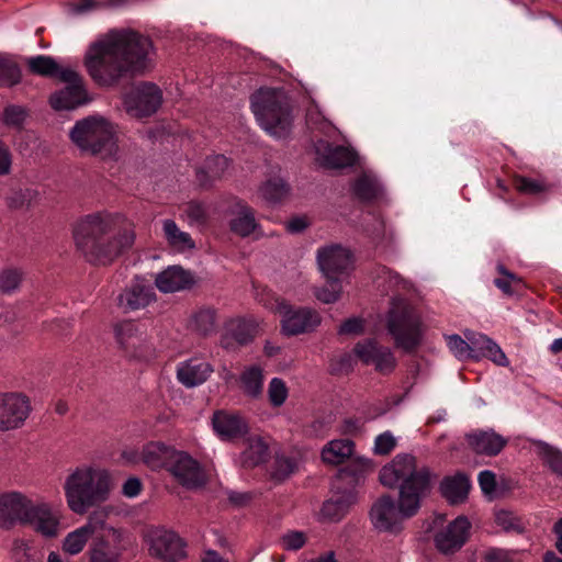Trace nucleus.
<instances>
[{"label": "nucleus", "instance_id": "1", "mask_svg": "<svg viewBox=\"0 0 562 562\" xmlns=\"http://www.w3.org/2000/svg\"><path fill=\"white\" fill-rule=\"evenodd\" d=\"M153 54L149 37L131 29H114L89 45L83 65L98 86L109 88L151 69Z\"/></svg>", "mask_w": 562, "mask_h": 562}, {"label": "nucleus", "instance_id": "2", "mask_svg": "<svg viewBox=\"0 0 562 562\" xmlns=\"http://www.w3.org/2000/svg\"><path fill=\"white\" fill-rule=\"evenodd\" d=\"M379 477L384 486L398 487V506L391 496H381L371 507V522L379 531L396 532L403 519L419 510L430 493L432 475L427 467H417L412 454H398L381 469Z\"/></svg>", "mask_w": 562, "mask_h": 562}, {"label": "nucleus", "instance_id": "3", "mask_svg": "<svg viewBox=\"0 0 562 562\" xmlns=\"http://www.w3.org/2000/svg\"><path fill=\"white\" fill-rule=\"evenodd\" d=\"M134 224L121 213L94 212L74 227V239L85 258L94 265H110L135 243Z\"/></svg>", "mask_w": 562, "mask_h": 562}, {"label": "nucleus", "instance_id": "4", "mask_svg": "<svg viewBox=\"0 0 562 562\" xmlns=\"http://www.w3.org/2000/svg\"><path fill=\"white\" fill-rule=\"evenodd\" d=\"M61 487L68 509L82 516L109 499L112 480L106 470L83 464L68 471Z\"/></svg>", "mask_w": 562, "mask_h": 562}, {"label": "nucleus", "instance_id": "5", "mask_svg": "<svg viewBox=\"0 0 562 562\" xmlns=\"http://www.w3.org/2000/svg\"><path fill=\"white\" fill-rule=\"evenodd\" d=\"M251 109L259 125L271 136L284 138L292 127V114L283 92L260 89L251 98Z\"/></svg>", "mask_w": 562, "mask_h": 562}, {"label": "nucleus", "instance_id": "6", "mask_svg": "<svg viewBox=\"0 0 562 562\" xmlns=\"http://www.w3.org/2000/svg\"><path fill=\"white\" fill-rule=\"evenodd\" d=\"M386 325L396 347L404 351L412 352L422 344L424 334L422 319L406 301L392 300Z\"/></svg>", "mask_w": 562, "mask_h": 562}, {"label": "nucleus", "instance_id": "7", "mask_svg": "<svg viewBox=\"0 0 562 562\" xmlns=\"http://www.w3.org/2000/svg\"><path fill=\"white\" fill-rule=\"evenodd\" d=\"M115 134L113 123L99 114L77 121L69 131L72 144L82 153L91 155L110 149L115 143Z\"/></svg>", "mask_w": 562, "mask_h": 562}, {"label": "nucleus", "instance_id": "8", "mask_svg": "<svg viewBox=\"0 0 562 562\" xmlns=\"http://www.w3.org/2000/svg\"><path fill=\"white\" fill-rule=\"evenodd\" d=\"M150 555L164 562H179L186 558V543L172 530L165 527H153L146 536Z\"/></svg>", "mask_w": 562, "mask_h": 562}, {"label": "nucleus", "instance_id": "9", "mask_svg": "<svg viewBox=\"0 0 562 562\" xmlns=\"http://www.w3.org/2000/svg\"><path fill=\"white\" fill-rule=\"evenodd\" d=\"M274 302L271 308L281 316V329L286 336L312 331L321 324V316L314 310L307 307L294 310L280 297Z\"/></svg>", "mask_w": 562, "mask_h": 562}, {"label": "nucleus", "instance_id": "10", "mask_svg": "<svg viewBox=\"0 0 562 562\" xmlns=\"http://www.w3.org/2000/svg\"><path fill=\"white\" fill-rule=\"evenodd\" d=\"M59 79L67 83L65 89L56 91L49 98V103L57 111L74 110L90 101L82 77L72 68H64Z\"/></svg>", "mask_w": 562, "mask_h": 562}, {"label": "nucleus", "instance_id": "11", "mask_svg": "<svg viewBox=\"0 0 562 562\" xmlns=\"http://www.w3.org/2000/svg\"><path fill=\"white\" fill-rule=\"evenodd\" d=\"M105 516L103 515V518ZM102 533L98 535L89 549V562H120L124 547V531L106 525L99 527Z\"/></svg>", "mask_w": 562, "mask_h": 562}, {"label": "nucleus", "instance_id": "12", "mask_svg": "<svg viewBox=\"0 0 562 562\" xmlns=\"http://www.w3.org/2000/svg\"><path fill=\"white\" fill-rule=\"evenodd\" d=\"M167 471L187 490L201 488L207 482L206 473L200 462L186 451L177 450L171 461L167 463Z\"/></svg>", "mask_w": 562, "mask_h": 562}, {"label": "nucleus", "instance_id": "13", "mask_svg": "<svg viewBox=\"0 0 562 562\" xmlns=\"http://www.w3.org/2000/svg\"><path fill=\"white\" fill-rule=\"evenodd\" d=\"M32 411L29 396L20 392L0 393V431L21 428Z\"/></svg>", "mask_w": 562, "mask_h": 562}, {"label": "nucleus", "instance_id": "14", "mask_svg": "<svg viewBox=\"0 0 562 562\" xmlns=\"http://www.w3.org/2000/svg\"><path fill=\"white\" fill-rule=\"evenodd\" d=\"M318 267L326 281H342L352 268V255L339 245H329L317 252Z\"/></svg>", "mask_w": 562, "mask_h": 562}, {"label": "nucleus", "instance_id": "15", "mask_svg": "<svg viewBox=\"0 0 562 562\" xmlns=\"http://www.w3.org/2000/svg\"><path fill=\"white\" fill-rule=\"evenodd\" d=\"M161 102V90L151 82L138 83L124 99L126 111L137 117L151 115Z\"/></svg>", "mask_w": 562, "mask_h": 562}, {"label": "nucleus", "instance_id": "16", "mask_svg": "<svg viewBox=\"0 0 562 562\" xmlns=\"http://www.w3.org/2000/svg\"><path fill=\"white\" fill-rule=\"evenodd\" d=\"M33 501L16 491L0 493V527L10 529L18 524L25 525Z\"/></svg>", "mask_w": 562, "mask_h": 562}, {"label": "nucleus", "instance_id": "17", "mask_svg": "<svg viewBox=\"0 0 562 562\" xmlns=\"http://www.w3.org/2000/svg\"><path fill=\"white\" fill-rule=\"evenodd\" d=\"M471 522L465 516H458L435 536L436 548L443 554L459 551L467 542Z\"/></svg>", "mask_w": 562, "mask_h": 562}, {"label": "nucleus", "instance_id": "18", "mask_svg": "<svg viewBox=\"0 0 562 562\" xmlns=\"http://www.w3.org/2000/svg\"><path fill=\"white\" fill-rule=\"evenodd\" d=\"M353 353L362 363L372 364L382 373L391 372L396 366V360L391 349L378 345L372 339L359 341L353 348Z\"/></svg>", "mask_w": 562, "mask_h": 562}, {"label": "nucleus", "instance_id": "19", "mask_svg": "<svg viewBox=\"0 0 562 562\" xmlns=\"http://www.w3.org/2000/svg\"><path fill=\"white\" fill-rule=\"evenodd\" d=\"M155 300L156 293L150 282L136 277L119 295L117 303L124 312H132L145 308Z\"/></svg>", "mask_w": 562, "mask_h": 562}, {"label": "nucleus", "instance_id": "20", "mask_svg": "<svg viewBox=\"0 0 562 562\" xmlns=\"http://www.w3.org/2000/svg\"><path fill=\"white\" fill-rule=\"evenodd\" d=\"M61 514L47 502H33L25 524L32 525L41 535L54 538L60 530Z\"/></svg>", "mask_w": 562, "mask_h": 562}, {"label": "nucleus", "instance_id": "21", "mask_svg": "<svg viewBox=\"0 0 562 562\" xmlns=\"http://www.w3.org/2000/svg\"><path fill=\"white\" fill-rule=\"evenodd\" d=\"M103 527V513L93 512L82 526L68 532L61 542L63 551L68 555H77L83 551L91 537Z\"/></svg>", "mask_w": 562, "mask_h": 562}, {"label": "nucleus", "instance_id": "22", "mask_svg": "<svg viewBox=\"0 0 562 562\" xmlns=\"http://www.w3.org/2000/svg\"><path fill=\"white\" fill-rule=\"evenodd\" d=\"M114 335L120 348L131 358H140L147 349V340L139 326L134 322L115 325Z\"/></svg>", "mask_w": 562, "mask_h": 562}, {"label": "nucleus", "instance_id": "23", "mask_svg": "<svg viewBox=\"0 0 562 562\" xmlns=\"http://www.w3.org/2000/svg\"><path fill=\"white\" fill-rule=\"evenodd\" d=\"M259 331V323L252 317L233 318L225 325L222 345L232 348L234 344L239 346L249 344Z\"/></svg>", "mask_w": 562, "mask_h": 562}, {"label": "nucleus", "instance_id": "24", "mask_svg": "<svg viewBox=\"0 0 562 562\" xmlns=\"http://www.w3.org/2000/svg\"><path fill=\"white\" fill-rule=\"evenodd\" d=\"M213 371V367L205 359L192 357L178 363L177 379L182 385L194 387L203 384Z\"/></svg>", "mask_w": 562, "mask_h": 562}, {"label": "nucleus", "instance_id": "25", "mask_svg": "<svg viewBox=\"0 0 562 562\" xmlns=\"http://www.w3.org/2000/svg\"><path fill=\"white\" fill-rule=\"evenodd\" d=\"M212 427L222 440H233L247 432V423L237 413L216 411L212 417Z\"/></svg>", "mask_w": 562, "mask_h": 562}, {"label": "nucleus", "instance_id": "26", "mask_svg": "<svg viewBox=\"0 0 562 562\" xmlns=\"http://www.w3.org/2000/svg\"><path fill=\"white\" fill-rule=\"evenodd\" d=\"M195 283L193 274L180 266H170L155 278V285L162 293L190 289Z\"/></svg>", "mask_w": 562, "mask_h": 562}, {"label": "nucleus", "instance_id": "27", "mask_svg": "<svg viewBox=\"0 0 562 562\" xmlns=\"http://www.w3.org/2000/svg\"><path fill=\"white\" fill-rule=\"evenodd\" d=\"M232 218L229 221L231 231L240 236V237H249L255 235L258 237L261 235L260 226L255 218L254 210L243 201H237L232 211Z\"/></svg>", "mask_w": 562, "mask_h": 562}, {"label": "nucleus", "instance_id": "28", "mask_svg": "<svg viewBox=\"0 0 562 562\" xmlns=\"http://www.w3.org/2000/svg\"><path fill=\"white\" fill-rule=\"evenodd\" d=\"M317 158L321 164L328 168H345L352 166L356 161V154L345 146H331L321 142L316 146Z\"/></svg>", "mask_w": 562, "mask_h": 562}, {"label": "nucleus", "instance_id": "29", "mask_svg": "<svg viewBox=\"0 0 562 562\" xmlns=\"http://www.w3.org/2000/svg\"><path fill=\"white\" fill-rule=\"evenodd\" d=\"M469 446L480 454L496 456L506 445V439L493 430L473 431L467 435Z\"/></svg>", "mask_w": 562, "mask_h": 562}, {"label": "nucleus", "instance_id": "30", "mask_svg": "<svg viewBox=\"0 0 562 562\" xmlns=\"http://www.w3.org/2000/svg\"><path fill=\"white\" fill-rule=\"evenodd\" d=\"M161 232L166 244L175 252L183 254L195 248L191 235L182 231L173 220L161 221Z\"/></svg>", "mask_w": 562, "mask_h": 562}, {"label": "nucleus", "instance_id": "31", "mask_svg": "<svg viewBox=\"0 0 562 562\" xmlns=\"http://www.w3.org/2000/svg\"><path fill=\"white\" fill-rule=\"evenodd\" d=\"M471 484L463 473L446 476L440 483V492L450 504L463 503L469 494Z\"/></svg>", "mask_w": 562, "mask_h": 562}, {"label": "nucleus", "instance_id": "32", "mask_svg": "<svg viewBox=\"0 0 562 562\" xmlns=\"http://www.w3.org/2000/svg\"><path fill=\"white\" fill-rule=\"evenodd\" d=\"M177 450L159 441L148 442L143 447L140 459L150 469L158 470L165 468L171 461Z\"/></svg>", "mask_w": 562, "mask_h": 562}, {"label": "nucleus", "instance_id": "33", "mask_svg": "<svg viewBox=\"0 0 562 562\" xmlns=\"http://www.w3.org/2000/svg\"><path fill=\"white\" fill-rule=\"evenodd\" d=\"M229 168V160L223 155H215L205 159L196 171V178L201 186H209L221 179Z\"/></svg>", "mask_w": 562, "mask_h": 562}, {"label": "nucleus", "instance_id": "34", "mask_svg": "<svg viewBox=\"0 0 562 562\" xmlns=\"http://www.w3.org/2000/svg\"><path fill=\"white\" fill-rule=\"evenodd\" d=\"M355 451V443L350 439L330 440L322 449V460L327 464H341L351 458Z\"/></svg>", "mask_w": 562, "mask_h": 562}, {"label": "nucleus", "instance_id": "35", "mask_svg": "<svg viewBox=\"0 0 562 562\" xmlns=\"http://www.w3.org/2000/svg\"><path fill=\"white\" fill-rule=\"evenodd\" d=\"M269 454L268 445L259 436H251L246 440V448L240 454L244 468H254L263 463Z\"/></svg>", "mask_w": 562, "mask_h": 562}, {"label": "nucleus", "instance_id": "36", "mask_svg": "<svg viewBox=\"0 0 562 562\" xmlns=\"http://www.w3.org/2000/svg\"><path fill=\"white\" fill-rule=\"evenodd\" d=\"M355 503L356 495L353 493L330 498L323 504L322 517L329 521H339Z\"/></svg>", "mask_w": 562, "mask_h": 562}, {"label": "nucleus", "instance_id": "37", "mask_svg": "<svg viewBox=\"0 0 562 562\" xmlns=\"http://www.w3.org/2000/svg\"><path fill=\"white\" fill-rule=\"evenodd\" d=\"M263 381V370L259 366L247 367L240 374V385L244 393L254 398L262 394Z\"/></svg>", "mask_w": 562, "mask_h": 562}, {"label": "nucleus", "instance_id": "38", "mask_svg": "<svg viewBox=\"0 0 562 562\" xmlns=\"http://www.w3.org/2000/svg\"><path fill=\"white\" fill-rule=\"evenodd\" d=\"M301 461L297 457L277 456L270 468V477L276 482H283L299 471Z\"/></svg>", "mask_w": 562, "mask_h": 562}, {"label": "nucleus", "instance_id": "39", "mask_svg": "<svg viewBox=\"0 0 562 562\" xmlns=\"http://www.w3.org/2000/svg\"><path fill=\"white\" fill-rule=\"evenodd\" d=\"M215 311L210 307H201L194 311L189 319V328L200 335H209L215 329Z\"/></svg>", "mask_w": 562, "mask_h": 562}, {"label": "nucleus", "instance_id": "40", "mask_svg": "<svg viewBox=\"0 0 562 562\" xmlns=\"http://www.w3.org/2000/svg\"><path fill=\"white\" fill-rule=\"evenodd\" d=\"M26 64L31 72L44 77H59V72L64 69L59 68L53 57L46 55L30 57L27 58Z\"/></svg>", "mask_w": 562, "mask_h": 562}, {"label": "nucleus", "instance_id": "41", "mask_svg": "<svg viewBox=\"0 0 562 562\" xmlns=\"http://www.w3.org/2000/svg\"><path fill=\"white\" fill-rule=\"evenodd\" d=\"M288 192V184L280 177L268 179L260 188L261 196L270 203L281 201Z\"/></svg>", "mask_w": 562, "mask_h": 562}, {"label": "nucleus", "instance_id": "42", "mask_svg": "<svg viewBox=\"0 0 562 562\" xmlns=\"http://www.w3.org/2000/svg\"><path fill=\"white\" fill-rule=\"evenodd\" d=\"M379 189L380 187L378 181L368 175L360 176L353 184L355 194L364 201L375 198L379 193Z\"/></svg>", "mask_w": 562, "mask_h": 562}, {"label": "nucleus", "instance_id": "43", "mask_svg": "<svg viewBox=\"0 0 562 562\" xmlns=\"http://www.w3.org/2000/svg\"><path fill=\"white\" fill-rule=\"evenodd\" d=\"M495 522L504 531L522 532L525 525L520 517L509 510L499 509L495 513Z\"/></svg>", "mask_w": 562, "mask_h": 562}, {"label": "nucleus", "instance_id": "44", "mask_svg": "<svg viewBox=\"0 0 562 562\" xmlns=\"http://www.w3.org/2000/svg\"><path fill=\"white\" fill-rule=\"evenodd\" d=\"M538 448L544 463L553 472L562 475V452L546 442H539Z\"/></svg>", "mask_w": 562, "mask_h": 562}, {"label": "nucleus", "instance_id": "45", "mask_svg": "<svg viewBox=\"0 0 562 562\" xmlns=\"http://www.w3.org/2000/svg\"><path fill=\"white\" fill-rule=\"evenodd\" d=\"M289 396V389L280 378H273L268 385V398L273 407L282 406Z\"/></svg>", "mask_w": 562, "mask_h": 562}, {"label": "nucleus", "instance_id": "46", "mask_svg": "<svg viewBox=\"0 0 562 562\" xmlns=\"http://www.w3.org/2000/svg\"><path fill=\"white\" fill-rule=\"evenodd\" d=\"M306 122L312 128H316L325 134L334 130V125L325 117L318 105L314 102L307 108Z\"/></svg>", "mask_w": 562, "mask_h": 562}, {"label": "nucleus", "instance_id": "47", "mask_svg": "<svg viewBox=\"0 0 562 562\" xmlns=\"http://www.w3.org/2000/svg\"><path fill=\"white\" fill-rule=\"evenodd\" d=\"M21 72L18 65L9 59L0 58V85L13 86L20 81Z\"/></svg>", "mask_w": 562, "mask_h": 562}, {"label": "nucleus", "instance_id": "48", "mask_svg": "<svg viewBox=\"0 0 562 562\" xmlns=\"http://www.w3.org/2000/svg\"><path fill=\"white\" fill-rule=\"evenodd\" d=\"M515 187L525 194H539L548 189V184L543 180L521 176L515 178Z\"/></svg>", "mask_w": 562, "mask_h": 562}, {"label": "nucleus", "instance_id": "49", "mask_svg": "<svg viewBox=\"0 0 562 562\" xmlns=\"http://www.w3.org/2000/svg\"><path fill=\"white\" fill-rule=\"evenodd\" d=\"M23 279V272L18 268H8L0 273V291L10 293L16 290Z\"/></svg>", "mask_w": 562, "mask_h": 562}, {"label": "nucleus", "instance_id": "50", "mask_svg": "<svg viewBox=\"0 0 562 562\" xmlns=\"http://www.w3.org/2000/svg\"><path fill=\"white\" fill-rule=\"evenodd\" d=\"M307 541V535L300 530H288L280 538V544L284 550L297 551L302 549Z\"/></svg>", "mask_w": 562, "mask_h": 562}, {"label": "nucleus", "instance_id": "51", "mask_svg": "<svg viewBox=\"0 0 562 562\" xmlns=\"http://www.w3.org/2000/svg\"><path fill=\"white\" fill-rule=\"evenodd\" d=\"M446 341L450 352L459 360H465L471 358L469 340H464L459 335H449L446 337Z\"/></svg>", "mask_w": 562, "mask_h": 562}, {"label": "nucleus", "instance_id": "52", "mask_svg": "<svg viewBox=\"0 0 562 562\" xmlns=\"http://www.w3.org/2000/svg\"><path fill=\"white\" fill-rule=\"evenodd\" d=\"M184 217L189 225H203L206 222V209L200 202H189L183 211Z\"/></svg>", "mask_w": 562, "mask_h": 562}, {"label": "nucleus", "instance_id": "53", "mask_svg": "<svg viewBox=\"0 0 562 562\" xmlns=\"http://www.w3.org/2000/svg\"><path fill=\"white\" fill-rule=\"evenodd\" d=\"M521 552L517 550L490 549L485 552V562H520Z\"/></svg>", "mask_w": 562, "mask_h": 562}, {"label": "nucleus", "instance_id": "54", "mask_svg": "<svg viewBox=\"0 0 562 562\" xmlns=\"http://www.w3.org/2000/svg\"><path fill=\"white\" fill-rule=\"evenodd\" d=\"M341 282L342 281H327L324 288L316 290L315 295L317 300L325 304L336 302L341 294Z\"/></svg>", "mask_w": 562, "mask_h": 562}, {"label": "nucleus", "instance_id": "55", "mask_svg": "<svg viewBox=\"0 0 562 562\" xmlns=\"http://www.w3.org/2000/svg\"><path fill=\"white\" fill-rule=\"evenodd\" d=\"M356 356L355 353L345 352L339 356L334 357L330 360L329 369L331 373L342 374L348 373L352 370L355 364Z\"/></svg>", "mask_w": 562, "mask_h": 562}, {"label": "nucleus", "instance_id": "56", "mask_svg": "<svg viewBox=\"0 0 562 562\" xmlns=\"http://www.w3.org/2000/svg\"><path fill=\"white\" fill-rule=\"evenodd\" d=\"M467 338L469 340V344L471 345V358L481 357L485 351L486 346H488L492 341V339H490L487 336L483 334H467Z\"/></svg>", "mask_w": 562, "mask_h": 562}, {"label": "nucleus", "instance_id": "57", "mask_svg": "<svg viewBox=\"0 0 562 562\" xmlns=\"http://www.w3.org/2000/svg\"><path fill=\"white\" fill-rule=\"evenodd\" d=\"M396 446V440L390 431L379 435L374 441L376 454H389Z\"/></svg>", "mask_w": 562, "mask_h": 562}, {"label": "nucleus", "instance_id": "58", "mask_svg": "<svg viewBox=\"0 0 562 562\" xmlns=\"http://www.w3.org/2000/svg\"><path fill=\"white\" fill-rule=\"evenodd\" d=\"M481 357H486L498 366H507L508 364L507 357L502 351L499 346L497 344H495L493 340L491 341V344L488 346H486V349Z\"/></svg>", "mask_w": 562, "mask_h": 562}, {"label": "nucleus", "instance_id": "59", "mask_svg": "<svg viewBox=\"0 0 562 562\" xmlns=\"http://www.w3.org/2000/svg\"><path fill=\"white\" fill-rule=\"evenodd\" d=\"M12 153L10 147L0 139V176H7L11 172Z\"/></svg>", "mask_w": 562, "mask_h": 562}, {"label": "nucleus", "instance_id": "60", "mask_svg": "<svg viewBox=\"0 0 562 562\" xmlns=\"http://www.w3.org/2000/svg\"><path fill=\"white\" fill-rule=\"evenodd\" d=\"M3 117L9 125H20L25 119V111L21 106L10 105L4 110Z\"/></svg>", "mask_w": 562, "mask_h": 562}, {"label": "nucleus", "instance_id": "61", "mask_svg": "<svg viewBox=\"0 0 562 562\" xmlns=\"http://www.w3.org/2000/svg\"><path fill=\"white\" fill-rule=\"evenodd\" d=\"M479 484L482 492L486 495H490L495 492L496 487V479L495 474L491 471H482L479 474Z\"/></svg>", "mask_w": 562, "mask_h": 562}, {"label": "nucleus", "instance_id": "62", "mask_svg": "<svg viewBox=\"0 0 562 562\" xmlns=\"http://www.w3.org/2000/svg\"><path fill=\"white\" fill-rule=\"evenodd\" d=\"M363 330V321L358 317H352L345 321L339 327L340 335H359Z\"/></svg>", "mask_w": 562, "mask_h": 562}, {"label": "nucleus", "instance_id": "63", "mask_svg": "<svg viewBox=\"0 0 562 562\" xmlns=\"http://www.w3.org/2000/svg\"><path fill=\"white\" fill-rule=\"evenodd\" d=\"M383 278L390 283V286L396 289H407L408 282L403 280L397 273L383 269Z\"/></svg>", "mask_w": 562, "mask_h": 562}, {"label": "nucleus", "instance_id": "64", "mask_svg": "<svg viewBox=\"0 0 562 562\" xmlns=\"http://www.w3.org/2000/svg\"><path fill=\"white\" fill-rule=\"evenodd\" d=\"M142 483L136 477L128 479L123 485V494L127 497H135L140 493Z\"/></svg>", "mask_w": 562, "mask_h": 562}]
</instances>
